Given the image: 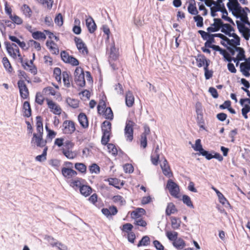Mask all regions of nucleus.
Instances as JSON below:
<instances>
[{
    "mask_svg": "<svg viewBox=\"0 0 250 250\" xmlns=\"http://www.w3.org/2000/svg\"><path fill=\"white\" fill-rule=\"evenodd\" d=\"M193 0V3H190L188 7V11L191 15H196L198 13L197 7L196 6L195 1Z\"/></svg>",
    "mask_w": 250,
    "mask_h": 250,
    "instance_id": "obj_39",
    "label": "nucleus"
},
{
    "mask_svg": "<svg viewBox=\"0 0 250 250\" xmlns=\"http://www.w3.org/2000/svg\"><path fill=\"white\" fill-rule=\"evenodd\" d=\"M166 188L168 190L170 195L176 198H179L180 188L179 186L171 179L167 182Z\"/></svg>",
    "mask_w": 250,
    "mask_h": 250,
    "instance_id": "obj_7",
    "label": "nucleus"
},
{
    "mask_svg": "<svg viewBox=\"0 0 250 250\" xmlns=\"http://www.w3.org/2000/svg\"><path fill=\"white\" fill-rule=\"evenodd\" d=\"M161 167L163 172L165 176L168 177H170L172 176V173L170 170V167L166 159L164 160L163 163L161 164Z\"/></svg>",
    "mask_w": 250,
    "mask_h": 250,
    "instance_id": "obj_30",
    "label": "nucleus"
},
{
    "mask_svg": "<svg viewBox=\"0 0 250 250\" xmlns=\"http://www.w3.org/2000/svg\"><path fill=\"white\" fill-rule=\"evenodd\" d=\"M150 244V238L148 236H144L137 244V247L146 246Z\"/></svg>",
    "mask_w": 250,
    "mask_h": 250,
    "instance_id": "obj_52",
    "label": "nucleus"
},
{
    "mask_svg": "<svg viewBox=\"0 0 250 250\" xmlns=\"http://www.w3.org/2000/svg\"><path fill=\"white\" fill-rule=\"evenodd\" d=\"M21 10L26 17L30 18L31 17L32 11L28 5L23 4L21 7Z\"/></svg>",
    "mask_w": 250,
    "mask_h": 250,
    "instance_id": "obj_40",
    "label": "nucleus"
},
{
    "mask_svg": "<svg viewBox=\"0 0 250 250\" xmlns=\"http://www.w3.org/2000/svg\"><path fill=\"white\" fill-rule=\"evenodd\" d=\"M107 147L108 151L109 153H111L113 155H116L118 153V150L116 146L113 144H107Z\"/></svg>",
    "mask_w": 250,
    "mask_h": 250,
    "instance_id": "obj_58",
    "label": "nucleus"
},
{
    "mask_svg": "<svg viewBox=\"0 0 250 250\" xmlns=\"http://www.w3.org/2000/svg\"><path fill=\"white\" fill-rule=\"evenodd\" d=\"M103 115L105 119L109 120H112L114 117L112 109L109 107H106Z\"/></svg>",
    "mask_w": 250,
    "mask_h": 250,
    "instance_id": "obj_51",
    "label": "nucleus"
},
{
    "mask_svg": "<svg viewBox=\"0 0 250 250\" xmlns=\"http://www.w3.org/2000/svg\"><path fill=\"white\" fill-rule=\"evenodd\" d=\"M229 2L228 3L227 6L230 9H232L235 12H240L242 8L240 5L237 0H229Z\"/></svg>",
    "mask_w": 250,
    "mask_h": 250,
    "instance_id": "obj_28",
    "label": "nucleus"
},
{
    "mask_svg": "<svg viewBox=\"0 0 250 250\" xmlns=\"http://www.w3.org/2000/svg\"><path fill=\"white\" fill-rule=\"evenodd\" d=\"M112 200L114 203L117 204L120 206H123L126 203L125 200L121 195H115L112 198Z\"/></svg>",
    "mask_w": 250,
    "mask_h": 250,
    "instance_id": "obj_47",
    "label": "nucleus"
},
{
    "mask_svg": "<svg viewBox=\"0 0 250 250\" xmlns=\"http://www.w3.org/2000/svg\"><path fill=\"white\" fill-rule=\"evenodd\" d=\"M135 123L130 119H127L125 122V136L127 141L131 142L133 139V127Z\"/></svg>",
    "mask_w": 250,
    "mask_h": 250,
    "instance_id": "obj_5",
    "label": "nucleus"
},
{
    "mask_svg": "<svg viewBox=\"0 0 250 250\" xmlns=\"http://www.w3.org/2000/svg\"><path fill=\"white\" fill-rule=\"evenodd\" d=\"M67 104L73 108H78L79 106V101L78 99L67 97L66 98Z\"/></svg>",
    "mask_w": 250,
    "mask_h": 250,
    "instance_id": "obj_35",
    "label": "nucleus"
},
{
    "mask_svg": "<svg viewBox=\"0 0 250 250\" xmlns=\"http://www.w3.org/2000/svg\"><path fill=\"white\" fill-rule=\"evenodd\" d=\"M133 229V226L129 223H125L120 227V229L122 232L127 234L132 232Z\"/></svg>",
    "mask_w": 250,
    "mask_h": 250,
    "instance_id": "obj_43",
    "label": "nucleus"
},
{
    "mask_svg": "<svg viewBox=\"0 0 250 250\" xmlns=\"http://www.w3.org/2000/svg\"><path fill=\"white\" fill-rule=\"evenodd\" d=\"M237 17H240L241 21H242V24L244 25L245 24H247L248 26L247 27H249L250 28V22L248 20V18L247 16V13L244 11V9L242 8L241 9L240 12L236 13V14H234Z\"/></svg>",
    "mask_w": 250,
    "mask_h": 250,
    "instance_id": "obj_18",
    "label": "nucleus"
},
{
    "mask_svg": "<svg viewBox=\"0 0 250 250\" xmlns=\"http://www.w3.org/2000/svg\"><path fill=\"white\" fill-rule=\"evenodd\" d=\"M36 132L32 134V138L31 144L33 146L45 147L46 146L47 141L43 139V128L42 119L41 116H38L36 117Z\"/></svg>",
    "mask_w": 250,
    "mask_h": 250,
    "instance_id": "obj_1",
    "label": "nucleus"
},
{
    "mask_svg": "<svg viewBox=\"0 0 250 250\" xmlns=\"http://www.w3.org/2000/svg\"><path fill=\"white\" fill-rule=\"evenodd\" d=\"M50 245L52 247H57L59 250H67V247L66 246L59 242L51 243H50Z\"/></svg>",
    "mask_w": 250,
    "mask_h": 250,
    "instance_id": "obj_64",
    "label": "nucleus"
},
{
    "mask_svg": "<svg viewBox=\"0 0 250 250\" xmlns=\"http://www.w3.org/2000/svg\"><path fill=\"white\" fill-rule=\"evenodd\" d=\"M84 183L85 180L84 179L81 178H77L75 179H72L69 185L75 189H80Z\"/></svg>",
    "mask_w": 250,
    "mask_h": 250,
    "instance_id": "obj_20",
    "label": "nucleus"
},
{
    "mask_svg": "<svg viewBox=\"0 0 250 250\" xmlns=\"http://www.w3.org/2000/svg\"><path fill=\"white\" fill-rule=\"evenodd\" d=\"M240 71L242 74L246 77H249L250 73V61H246L242 62L240 65Z\"/></svg>",
    "mask_w": 250,
    "mask_h": 250,
    "instance_id": "obj_22",
    "label": "nucleus"
},
{
    "mask_svg": "<svg viewBox=\"0 0 250 250\" xmlns=\"http://www.w3.org/2000/svg\"><path fill=\"white\" fill-rule=\"evenodd\" d=\"M76 130L75 123L71 120H65L63 122L62 131L64 134H72Z\"/></svg>",
    "mask_w": 250,
    "mask_h": 250,
    "instance_id": "obj_11",
    "label": "nucleus"
},
{
    "mask_svg": "<svg viewBox=\"0 0 250 250\" xmlns=\"http://www.w3.org/2000/svg\"><path fill=\"white\" fill-rule=\"evenodd\" d=\"M236 23L238 29L240 32L242 34L243 37L245 40H249L250 38V28L247 27V26L238 21H237Z\"/></svg>",
    "mask_w": 250,
    "mask_h": 250,
    "instance_id": "obj_16",
    "label": "nucleus"
},
{
    "mask_svg": "<svg viewBox=\"0 0 250 250\" xmlns=\"http://www.w3.org/2000/svg\"><path fill=\"white\" fill-rule=\"evenodd\" d=\"M45 129L47 131V138L52 140L57 135V132L49 128L47 125H45Z\"/></svg>",
    "mask_w": 250,
    "mask_h": 250,
    "instance_id": "obj_62",
    "label": "nucleus"
},
{
    "mask_svg": "<svg viewBox=\"0 0 250 250\" xmlns=\"http://www.w3.org/2000/svg\"><path fill=\"white\" fill-rule=\"evenodd\" d=\"M195 60L197 66L199 68L202 67H206L207 64H208V66L209 65L210 61L207 59L204 55H198L196 57Z\"/></svg>",
    "mask_w": 250,
    "mask_h": 250,
    "instance_id": "obj_17",
    "label": "nucleus"
},
{
    "mask_svg": "<svg viewBox=\"0 0 250 250\" xmlns=\"http://www.w3.org/2000/svg\"><path fill=\"white\" fill-rule=\"evenodd\" d=\"M166 235L168 239L174 242L178 237V233L176 231H167L166 233Z\"/></svg>",
    "mask_w": 250,
    "mask_h": 250,
    "instance_id": "obj_60",
    "label": "nucleus"
},
{
    "mask_svg": "<svg viewBox=\"0 0 250 250\" xmlns=\"http://www.w3.org/2000/svg\"><path fill=\"white\" fill-rule=\"evenodd\" d=\"M18 76L20 79L19 80L26 81L27 83H29L31 82L30 77L28 76L27 74L23 70H19L18 71Z\"/></svg>",
    "mask_w": 250,
    "mask_h": 250,
    "instance_id": "obj_38",
    "label": "nucleus"
},
{
    "mask_svg": "<svg viewBox=\"0 0 250 250\" xmlns=\"http://www.w3.org/2000/svg\"><path fill=\"white\" fill-rule=\"evenodd\" d=\"M159 160V148L157 147L154 152L151 154V161L152 163L154 165H157Z\"/></svg>",
    "mask_w": 250,
    "mask_h": 250,
    "instance_id": "obj_41",
    "label": "nucleus"
},
{
    "mask_svg": "<svg viewBox=\"0 0 250 250\" xmlns=\"http://www.w3.org/2000/svg\"><path fill=\"white\" fill-rule=\"evenodd\" d=\"M146 213L145 210L143 208H137L135 210L132 211L130 213L131 218L134 220L142 218L143 215Z\"/></svg>",
    "mask_w": 250,
    "mask_h": 250,
    "instance_id": "obj_25",
    "label": "nucleus"
},
{
    "mask_svg": "<svg viewBox=\"0 0 250 250\" xmlns=\"http://www.w3.org/2000/svg\"><path fill=\"white\" fill-rule=\"evenodd\" d=\"M78 121L81 126L83 128L88 127L89 123L87 116L83 113H81L78 117Z\"/></svg>",
    "mask_w": 250,
    "mask_h": 250,
    "instance_id": "obj_29",
    "label": "nucleus"
},
{
    "mask_svg": "<svg viewBox=\"0 0 250 250\" xmlns=\"http://www.w3.org/2000/svg\"><path fill=\"white\" fill-rule=\"evenodd\" d=\"M2 63L5 70L10 74H14V70L12 67L10 61L6 57H4L2 59Z\"/></svg>",
    "mask_w": 250,
    "mask_h": 250,
    "instance_id": "obj_24",
    "label": "nucleus"
},
{
    "mask_svg": "<svg viewBox=\"0 0 250 250\" xmlns=\"http://www.w3.org/2000/svg\"><path fill=\"white\" fill-rule=\"evenodd\" d=\"M6 50L13 59L18 58L20 62H22V55H21L18 46L14 43L6 42L5 43Z\"/></svg>",
    "mask_w": 250,
    "mask_h": 250,
    "instance_id": "obj_3",
    "label": "nucleus"
},
{
    "mask_svg": "<svg viewBox=\"0 0 250 250\" xmlns=\"http://www.w3.org/2000/svg\"><path fill=\"white\" fill-rule=\"evenodd\" d=\"M230 37H233V39L230 40L227 37V39H225L224 41H221V44L227 47L228 51L229 48H237V46L240 44V38L235 33L230 35Z\"/></svg>",
    "mask_w": 250,
    "mask_h": 250,
    "instance_id": "obj_4",
    "label": "nucleus"
},
{
    "mask_svg": "<svg viewBox=\"0 0 250 250\" xmlns=\"http://www.w3.org/2000/svg\"><path fill=\"white\" fill-rule=\"evenodd\" d=\"M192 147L194 150L199 151L200 153L204 150L202 147L201 140L199 139L196 140L195 145L194 146H193Z\"/></svg>",
    "mask_w": 250,
    "mask_h": 250,
    "instance_id": "obj_61",
    "label": "nucleus"
},
{
    "mask_svg": "<svg viewBox=\"0 0 250 250\" xmlns=\"http://www.w3.org/2000/svg\"><path fill=\"white\" fill-rule=\"evenodd\" d=\"M62 154L68 159H73L76 157L77 154L71 150H62Z\"/></svg>",
    "mask_w": 250,
    "mask_h": 250,
    "instance_id": "obj_49",
    "label": "nucleus"
},
{
    "mask_svg": "<svg viewBox=\"0 0 250 250\" xmlns=\"http://www.w3.org/2000/svg\"><path fill=\"white\" fill-rule=\"evenodd\" d=\"M108 181L110 185L113 186L118 189H120L121 187L124 185L123 183H121L120 180L117 178H109Z\"/></svg>",
    "mask_w": 250,
    "mask_h": 250,
    "instance_id": "obj_37",
    "label": "nucleus"
},
{
    "mask_svg": "<svg viewBox=\"0 0 250 250\" xmlns=\"http://www.w3.org/2000/svg\"><path fill=\"white\" fill-rule=\"evenodd\" d=\"M61 57L62 61L69 63L72 66H78L79 64V61L72 56L69 55V53L66 51L61 52Z\"/></svg>",
    "mask_w": 250,
    "mask_h": 250,
    "instance_id": "obj_9",
    "label": "nucleus"
},
{
    "mask_svg": "<svg viewBox=\"0 0 250 250\" xmlns=\"http://www.w3.org/2000/svg\"><path fill=\"white\" fill-rule=\"evenodd\" d=\"M198 33L204 40H207L212 43L215 42L214 39L215 37L213 34H210V32H205L203 30H199Z\"/></svg>",
    "mask_w": 250,
    "mask_h": 250,
    "instance_id": "obj_21",
    "label": "nucleus"
},
{
    "mask_svg": "<svg viewBox=\"0 0 250 250\" xmlns=\"http://www.w3.org/2000/svg\"><path fill=\"white\" fill-rule=\"evenodd\" d=\"M173 245L177 249H183L186 246V243L182 239L178 238L173 242Z\"/></svg>",
    "mask_w": 250,
    "mask_h": 250,
    "instance_id": "obj_46",
    "label": "nucleus"
},
{
    "mask_svg": "<svg viewBox=\"0 0 250 250\" xmlns=\"http://www.w3.org/2000/svg\"><path fill=\"white\" fill-rule=\"evenodd\" d=\"M75 82L79 86L83 87L85 84L83 70L81 67H77L74 72Z\"/></svg>",
    "mask_w": 250,
    "mask_h": 250,
    "instance_id": "obj_6",
    "label": "nucleus"
},
{
    "mask_svg": "<svg viewBox=\"0 0 250 250\" xmlns=\"http://www.w3.org/2000/svg\"><path fill=\"white\" fill-rule=\"evenodd\" d=\"M75 25H74L72 31L73 32L77 35H79L81 33L82 29L80 25V21L78 19H76L74 21Z\"/></svg>",
    "mask_w": 250,
    "mask_h": 250,
    "instance_id": "obj_45",
    "label": "nucleus"
},
{
    "mask_svg": "<svg viewBox=\"0 0 250 250\" xmlns=\"http://www.w3.org/2000/svg\"><path fill=\"white\" fill-rule=\"evenodd\" d=\"M103 133H111V124L110 122L105 121L102 126Z\"/></svg>",
    "mask_w": 250,
    "mask_h": 250,
    "instance_id": "obj_42",
    "label": "nucleus"
},
{
    "mask_svg": "<svg viewBox=\"0 0 250 250\" xmlns=\"http://www.w3.org/2000/svg\"><path fill=\"white\" fill-rule=\"evenodd\" d=\"M12 22L17 25H21L23 23V20L20 17L17 15H13L9 18Z\"/></svg>",
    "mask_w": 250,
    "mask_h": 250,
    "instance_id": "obj_57",
    "label": "nucleus"
},
{
    "mask_svg": "<svg viewBox=\"0 0 250 250\" xmlns=\"http://www.w3.org/2000/svg\"><path fill=\"white\" fill-rule=\"evenodd\" d=\"M42 93L46 96H55L56 95V91L51 86H47L42 89Z\"/></svg>",
    "mask_w": 250,
    "mask_h": 250,
    "instance_id": "obj_36",
    "label": "nucleus"
},
{
    "mask_svg": "<svg viewBox=\"0 0 250 250\" xmlns=\"http://www.w3.org/2000/svg\"><path fill=\"white\" fill-rule=\"evenodd\" d=\"M80 192L82 195L84 197H88L92 192V188L88 185H84V184L81 187Z\"/></svg>",
    "mask_w": 250,
    "mask_h": 250,
    "instance_id": "obj_32",
    "label": "nucleus"
},
{
    "mask_svg": "<svg viewBox=\"0 0 250 250\" xmlns=\"http://www.w3.org/2000/svg\"><path fill=\"white\" fill-rule=\"evenodd\" d=\"M74 40L79 52L84 56H87L89 53L88 49L82 39L75 37Z\"/></svg>",
    "mask_w": 250,
    "mask_h": 250,
    "instance_id": "obj_10",
    "label": "nucleus"
},
{
    "mask_svg": "<svg viewBox=\"0 0 250 250\" xmlns=\"http://www.w3.org/2000/svg\"><path fill=\"white\" fill-rule=\"evenodd\" d=\"M177 211L175 205L173 203H169L167 205L166 213L167 215H170Z\"/></svg>",
    "mask_w": 250,
    "mask_h": 250,
    "instance_id": "obj_53",
    "label": "nucleus"
},
{
    "mask_svg": "<svg viewBox=\"0 0 250 250\" xmlns=\"http://www.w3.org/2000/svg\"><path fill=\"white\" fill-rule=\"evenodd\" d=\"M86 25L90 33H93L97 29L96 24L91 17L86 19Z\"/></svg>",
    "mask_w": 250,
    "mask_h": 250,
    "instance_id": "obj_27",
    "label": "nucleus"
},
{
    "mask_svg": "<svg viewBox=\"0 0 250 250\" xmlns=\"http://www.w3.org/2000/svg\"><path fill=\"white\" fill-rule=\"evenodd\" d=\"M62 77L64 85L66 87L70 86V78L66 71H63L62 73Z\"/></svg>",
    "mask_w": 250,
    "mask_h": 250,
    "instance_id": "obj_44",
    "label": "nucleus"
},
{
    "mask_svg": "<svg viewBox=\"0 0 250 250\" xmlns=\"http://www.w3.org/2000/svg\"><path fill=\"white\" fill-rule=\"evenodd\" d=\"M38 2L50 9L52 7L53 0H37Z\"/></svg>",
    "mask_w": 250,
    "mask_h": 250,
    "instance_id": "obj_59",
    "label": "nucleus"
},
{
    "mask_svg": "<svg viewBox=\"0 0 250 250\" xmlns=\"http://www.w3.org/2000/svg\"><path fill=\"white\" fill-rule=\"evenodd\" d=\"M35 57V54H33V58L32 60H30L29 62L28 61L24 62L22 57V62H20L21 63L22 67L26 70L29 71L31 73L35 75L38 73L37 67L33 64V60Z\"/></svg>",
    "mask_w": 250,
    "mask_h": 250,
    "instance_id": "obj_12",
    "label": "nucleus"
},
{
    "mask_svg": "<svg viewBox=\"0 0 250 250\" xmlns=\"http://www.w3.org/2000/svg\"><path fill=\"white\" fill-rule=\"evenodd\" d=\"M46 45L52 54L58 55L59 53V49L58 45L52 40H47Z\"/></svg>",
    "mask_w": 250,
    "mask_h": 250,
    "instance_id": "obj_19",
    "label": "nucleus"
},
{
    "mask_svg": "<svg viewBox=\"0 0 250 250\" xmlns=\"http://www.w3.org/2000/svg\"><path fill=\"white\" fill-rule=\"evenodd\" d=\"M213 21V23L211 24V26L208 27L207 29V31L208 32H217L221 29L223 22L221 19L219 18H214Z\"/></svg>",
    "mask_w": 250,
    "mask_h": 250,
    "instance_id": "obj_15",
    "label": "nucleus"
},
{
    "mask_svg": "<svg viewBox=\"0 0 250 250\" xmlns=\"http://www.w3.org/2000/svg\"><path fill=\"white\" fill-rule=\"evenodd\" d=\"M22 110L24 116L26 117L31 116L32 110L30 103L28 102L25 101L24 102L22 106Z\"/></svg>",
    "mask_w": 250,
    "mask_h": 250,
    "instance_id": "obj_34",
    "label": "nucleus"
},
{
    "mask_svg": "<svg viewBox=\"0 0 250 250\" xmlns=\"http://www.w3.org/2000/svg\"><path fill=\"white\" fill-rule=\"evenodd\" d=\"M236 51L238 52V54L236 57L234 58L233 62H237L236 66H237L239 61L246 59V56L244 49L242 47H238L234 48H229V52L230 53L231 56H234Z\"/></svg>",
    "mask_w": 250,
    "mask_h": 250,
    "instance_id": "obj_8",
    "label": "nucleus"
},
{
    "mask_svg": "<svg viewBox=\"0 0 250 250\" xmlns=\"http://www.w3.org/2000/svg\"><path fill=\"white\" fill-rule=\"evenodd\" d=\"M29 31L31 33L32 37L34 40L44 41L46 38V35L44 31H33L29 30Z\"/></svg>",
    "mask_w": 250,
    "mask_h": 250,
    "instance_id": "obj_31",
    "label": "nucleus"
},
{
    "mask_svg": "<svg viewBox=\"0 0 250 250\" xmlns=\"http://www.w3.org/2000/svg\"><path fill=\"white\" fill-rule=\"evenodd\" d=\"M89 171L91 173L98 174L100 172V168L98 165L96 164H93L89 167Z\"/></svg>",
    "mask_w": 250,
    "mask_h": 250,
    "instance_id": "obj_63",
    "label": "nucleus"
},
{
    "mask_svg": "<svg viewBox=\"0 0 250 250\" xmlns=\"http://www.w3.org/2000/svg\"><path fill=\"white\" fill-rule=\"evenodd\" d=\"M47 150V146H45V147H44L42 154L37 156L35 158L36 160L39 162H42L43 161L45 160L46 159Z\"/></svg>",
    "mask_w": 250,
    "mask_h": 250,
    "instance_id": "obj_54",
    "label": "nucleus"
},
{
    "mask_svg": "<svg viewBox=\"0 0 250 250\" xmlns=\"http://www.w3.org/2000/svg\"><path fill=\"white\" fill-rule=\"evenodd\" d=\"M17 84L21 97L24 99H27L29 97V92L24 81L19 80Z\"/></svg>",
    "mask_w": 250,
    "mask_h": 250,
    "instance_id": "obj_14",
    "label": "nucleus"
},
{
    "mask_svg": "<svg viewBox=\"0 0 250 250\" xmlns=\"http://www.w3.org/2000/svg\"><path fill=\"white\" fill-rule=\"evenodd\" d=\"M64 167L62 168L61 173L63 177L67 180L72 179L77 176V172L73 169V164L69 161L63 163Z\"/></svg>",
    "mask_w": 250,
    "mask_h": 250,
    "instance_id": "obj_2",
    "label": "nucleus"
},
{
    "mask_svg": "<svg viewBox=\"0 0 250 250\" xmlns=\"http://www.w3.org/2000/svg\"><path fill=\"white\" fill-rule=\"evenodd\" d=\"M46 102L47 106L51 112L58 115L61 114L62 109L59 104L49 98H46Z\"/></svg>",
    "mask_w": 250,
    "mask_h": 250,
    "instance_id": "obj_13",
    "label": "nucleus"
},
{
    "mask_svg": "<svg viewBox=\"0 0 250 250\" xmlns=\"http://www.w3.org/2000/svg\"><path fill=\"white\" fill-rule=\"evenodd\" d=\"M134 104V97L132 92L128 91L125 95V104L128 107H132Z\"/></svg>",
    "mask_w": 250,
    "mask_h": 250,
    "instance_id": "obj_33",
    "label": "nucleus"
},
{
    "mask_svg": "<svg viewBox=\"0 0 250 250\" xmlns=\"http://www.w3.org/2000/svg\"><path fill=\"white\" fill-rule=\"evenodd\" d=\"M102 213L107 217L116 215L118 212L117 208L114 206H110L109 208H103Z\"/></svg>",
    "mask_w": 250,
    "mask_h": 250,
    "instance_id": "obj_23",
    "label": "nucleus"
},
{
    "mask_svg": "<svg viewBox=\"0 0 250 250\" xmlns=\"http://www.w3.org/2000/svg\"><path fill=\"white\" fill-rule=\"evenodd\" d=\"M221 30V32L229 37H230V35H232L235 33L234 28L231 25L228 23H224L223 22Z\"/></svg>",
    "mask_w": 250,
    "mask_h": 250,
    "instance_id": "obj_26",
    "label": "nucleus"
},
{
    "mask_svg": "<svg viewBox=\"0 0 250 250\" xmlns=\"http://www.w3.org/2000/svg\"><path fill=\"white\" fill-rule=\"evenodd\" d=\"M75 168L80 172L85 174L86 172L87 167L85 164L82 163L75 164Z\"/></svg>",
    "mask_w": 250,
    "mask_h": 250,
    "instance_id": "obj_48",
    "label": "nucleus"
},
{
    "mask_svg": "<svg viewBox=\"0 0 250 250\" xmlns=\"http://www.w3.org/2000/svg\"><path fill=\"white\" fill-rule=\"evenodd\" d=\"M111 133H103L101 139V143L102 145H106L110 140Z\"/></svg>",
    "mask_w": 250,
    "mask_h": 250,
    "instance_id": "obj_56",
    "label": "nucleus"
},
{
    "mask_svg": "<svg viewBox=\"0 0 250 250\" xmlns=\"http://www.w3.org/2000/svg\"><path fill=\"white\" fill-rule=\"evenodd\" d=\"M61 74L62 75V73L60 68L55 67L54 69L53 76L59 83H61Z\"/></svg>",
    "mask_w": 250,
    "mask_h": 250,
    "instance_id": "obj_50",
    "label": "nucleus"
},
{
    "mask_svg": "<svg viewBox=\"0 0 250 250\" xmlns=\"http://www.w3.org/2000/svg\"><path fill=\"white\" fill-rule=\"evenodd\" d=\"M42 93L37 92L36 95L35 102L38 104L42 105L44 100L46 101V99L43 96Z\"/></svg>",
    "mask_w": 250,
    "mask_h": 250,
    "instance_id": "obj_55",
    "label": "nucleus"
}]
</instances>
